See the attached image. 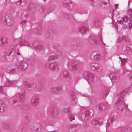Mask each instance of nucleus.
I'll use <instances>...</instances> for the list:
<instances>
[{
	"instance_id": "nucleus-12",
	"label": "nucleus",
	"mask_w": 132,
	"mask_h": 132,
	"mask_svg": "<svg viewBox=\"0 0 132 132\" xmlns=\"http://www.w3.org/2000/svg\"><path fill=\"white\" fill-rule=\"evenodd\" d=\"M70 100L72 104H75L77 102V99L76 97L75 94H73L70 97Z\"/></svg>"
},
{
	"instance_id": "nucleus-1",
	"label": "nucleus",
	"mask_w": 132,
	"mask_h": 132,
	"mask_svg": "<svg viewBox=\"0 0 132 132\" xmlns=\"http://www.w3.org/2000/svg\"><path fill=\"white\" fill-rule=\"evenodd\" d=\"M25 95L24 92L16 93L12 98L10 100V104L12 105L14 103H18L19 105L21 104L24 101Z\"/></svg>"
},
{
	"instance_id": "nucleus-18",
	"label": "nucleus",
	"mask_w": 132,
	"mask_h": 132,
	"mask_svg": "<svg viewBox=\"0 0 132 132\" xmlns=\"http://www.w3.org/2000/svg\"><path fill=\"white\" fill-rule=\"evenodd\" d=\"M127 14L129 16L131 20L132 17V9H128V11Z\"/></svg>"
},
{
	"instance_id": "nucleus-28",
	"label": "nucleus",
	"mask_w": 132,
	"mask_h": 132,
	"mask_svg": "<svg viewBox=\"0 0 132 132\" xmlns=\"http://www.w3.org/2000/svg\"><path fill=\"white\" fill-rule=\"evenodd\" d=\"M128 19L126 16H125L123 18V21L124 22H126L127 21Z\"/></svg>"
},
{
	"instance_id": "nucleus-27",
	"label": "nucleus",
	"mask_w": 132,
	"mask_h": 132,
	"mask_svg": "<svg viewBox=\"0 0 132 132\" xmlns=\"http://www.w3.org/2000/svg\"><path fill=\"white\" fill-rule=\"evenodd\" d=\"M57 88H52V91L53 92H54V93H56L58 92L57 90Z\"/></svg>"
},
{
	"instance_id": "nucleus-44",
	"label": "nucleus",
	"mask_w": 132,
	"mask_h": 132,
	"mask_svg": "<svg viewBox=\"0 0 132 132\" xmlns=\"http://www.w3.org/2000/svg\"><path fill=\"white\" fill-rule=\"evenodd\" d=\"M10 72H12V71H10Z\"/></svg>"
},
{
	"instance_id": "nucleus-37",
	"label": "nucleus",
	"mask_w": 132,
	"mask_h": 132,
	"mask_svg": "<svg viewBox=\"0 0 132 132\" xmlns=\"http://www.w3.org/2000/svg\"><path fill=\"white\" fill-rule=\"evenodd\" d=\"M122 39L123 40V41H125L126 40V38L124 37H123L122 38Z\"/></svg>"
},
{
	"instance_id": "nucleus-34",
	"label": "nucleus",
	"mask_w": 132,
	"mask_h": 132,
	"mask_svg": "<svg viewBox=\"0 0 132 132\" xmlns=\"http://www.w3.org/2000/svg\"><path fill=\"white\" fill-rule=\"evenodd\" d=\"M117 23L122 24H123V21L122 20H119L117 21Z\"/></svg>"
},
{
	"instance_id": "nucleus-26",
	"label": "nucleus",
	"mask_w": 132,
	"mask_h": 132,
	"mask_svg": "<svg viewBox=\"0 0 132 132\" xmlns=\"http://www.w3.org/2000/svg\"><path fill=\"white\" fill-rule=\"evenodd\" d=\"M23 44L27 46H29L30 45L29 43L28 42L25 41L23 42Z\"/></svg>"
},
{
	"instance_id": "nucleus-29",
	"label": "nucleus",
	"mask_w": 132,
	"mask_h": 132,
	"mask_svg": "<svg viewBox=\"0 0 132 132\" xmlns=\"http://www.w3.org/2000/svg\"><path fill=\"white\" fill-rule=\"evenodd\" d=\"M3 88L1 86H0V93L3 94Z\"/></svg>"
},
{
	"instance_id": "nucleus-43",
	"label": "nucleus",
	"mask_w": 132,
	"mask_h": 132,
	"mask_svg": "<svg viewBox=\"0 0 132 132\" xmlns=\"http://www.w3.org/2000/svg\"><path fill=\"white\" fill-rule=\"evenodd\" d=\"M0 41L1 42V40H0Z\"/></svg>"
},
{
	"instance_id": "nucleus-16",
	"label": "nucleus",
	"mask_w": 132,
	"mask_h": 132,
	"mask_svg": "<svg viewBox=\"0 0 132 132\" xmlns=\"http://www.w3.org/2000/svg\"><path fill=\"white\" fill-rule=\"evenodd\" d=\"M17 81H9L6 82L5 85L6 86H9L11 85H14L16 84L17 83Z\"/></svg>"
},
{
	"instance_id": "nucleus-20",
	"label": "nucleus",
	"mask_w": 132,
	"mask_h": 132,
	"mask_svg": "<svg viewBox=\"0 0 132 132\" xmlns=\"http://www.w3.org/2000/svg\"><path fill=\"white\" fill-rule=\"evenodd\" d=\"M68 118L70 121H72L73 120H74V116L71 114L69 115Z\"/></svg>"
},
{
	"instance_id": "nucleus-13",
	"label": "nucleus",
	"mask_w": 132,
	"mask_h": 132,
	"mask_svg": "<svg viewBox=\"0 0 132 132\" xmlns=\"http://www.w3.org/2000/svg\"><path fill=\"white\" fill-rule=\"evenodd\" d=\"M96 108L100 110H104L105 109L106 106L104 104L101 103L97 105Z\"/></svg>"
},
{
	"instance_id": "nucleus-21",
	"label": "nucleus",
	"mask_w": 132,
	"mask_h": 132,
	"mask_svg": "<svg viewBox=\"0 0 132 132\" xmlns=\"http://www.w3.org/2000/svg\"><path fill=\"white\" fill-rule=\"evenodd\" d=\"M56 58L54 56H51L49 57L48 60L49 61H51L52 60H54Z\"/></svg>"
},
{
	"instance_id": "nucleus-6",
	"label": "nucleus",
	"mask_w": 132,
	"mask_h": 132,
	"mask_svg": "<svg viewBox=\"0 0 132 132\" xmlns=\"http://www.w3.org/2000/svg\"><path fill=\"white\" fill-rule=\"evenodd\" d=\"M39 98L36 96L33 97L32 98L31 103L32 105L35 106L39 104Z\"/></svg>"
},
{
	"instance_id": "nucleus-19",
	"label": "nucleus",
	"mask_w": 132,
	"mask_h": 132,
	"mask_svg": "<svg viewBox=\"0 0 132 132\" xmlns=\"http://www.w3.org/2000/svg\"><path fill=\"white\" fill-rule=\"evenodd\" d=\"M101 56L99 54H97L94 57V58L96 60H99L101 59Z\"/></svg>"
},
{
	"instance_id": "nucleus-25",
	"label": "nucleus",
	"mask_w": 132,
	"mask_h": 132,
	"mask_svg": "<svg viewBox=\"0 0 132 132\" xmlns=\"http://www.w3.org/2000/svg\"><path fill=\"white\" fill-rule=\"evenodd\" d=\"M69 108H65L63 110V111L65 112H68L69 111Z\"/></svg>"
},
{
	"instance_id": "nucleus-8",
	"label": "nucleus",
	"mask_w": 132,
	"mask_h": 132,
	"mask_svg": "<svg viewBox=\"0 0 132 132\" xmlns=\"http://www.w3.org/2000/svg\"><path fill=\"white\" fill-rule=\"evenodd\" d=\"M88 30V27L87 25H82L79 28V31L82 34L85 33Z\"/></svg>"
},
{
	"instance_id": "nucleus-30",
	"label": "nucleus",
	"mask_w": 132,
	"mask_h": 132,
	"mask_svg": "<svg viewBox=\"0 0 132 132\" xmlns=\"http://www.w3.org/2000/svg\"><path fill=\"white\" fill-rule=\"evenodd\" d=\"M6 21L7 23L10 22L11 23V24H10V25L12 24L13 23V22L12 21H11V22H10V21H9V19H7V20H6Z\"/></svg>"
},
{
	"instance_id": "nucleus-24",
	"label": "nucleus",
	"mask_w": 132,
	"mask_h": 132,
	"mask_svg": "<svg viewBox=\"0 0 132 132\" xmlns=\"http://www.w3.org/2000/svg\"><path fill=\"white\" fill-rule=\"evenodd\" d=\"M115 120L116 118L114 116H113L111 117V123H113Z\"/></svg>"
},
{
	"instance_id": "nucleus-35",
	"label": "nucleus",
	"mask_w": 132,
	"mask_h": 132,
	"mask_svg": "<svg viewBox=\"0 0 132 132\" xmlns=\"http://www.w3.org/2000/svg\"><path fill=\"white\" fill-rule=\"evenodd\" d=\"M121 39L120 38H119L117 40V42H118V43H120L121 42Z\"/></svg>"
},
{
	"instance_id": "nucleus-17",
	"label": "nucleus",
	"mask_w": 132,
	"mask_h": 132,
	"mask_svg": "<svg viewBox=\"0 0 132 132\" xmlns=\"http://www.w3.org/2000/svg\"><path fill=\"white\" fill-rule=\"evenodd\" d=\"M58 115L57 111L54 112L52 114V118L53 119H56Z\"/></svg>"
},
{
	"instance_id": "nucleus-9",
	"label": "nucleus",
	"mask_w": 132,
	"mask_h": 132,
	"mask_svg": "<svg viewBox=\"0 0 132 132\" xmlns=\"http://www.w3.org/2000/svg\"><path fill=\"white\" fill-rule=\"evenodd\" d=\"M61 77H63L65 80L66 81H68L70 79L69 73L68 72L64 71L63 73L62 72L60 73Z\"/></svg>"
},
{
	"instance_id": "nucleus-39",
	"label": "nucleus",
	"mask_w": 132,
	"mask_h": 132,
	"mask_svg": "<svg viewBox=\"0 0 132 132\" xmlns=\"http://www.w3.org/2000/svg\"><path fill=\"white\" fill-rule=\"evenodd\" d=\"M5 56H9V55L7 53H5Z\"/></svg>"
},
{
	"instance_id": "nucleus-36",
	"label": "nucleus",
	"mask_w": 132,
	"mask_h": 132,
	"mask_svg": "<svg viewBox=\"0 0 132 132\" xmlns=\"http://www.w3.org/2000/svg\"><path fill=\"white\" fill-rule=\"evenodd\" d=\"M27 22V21L26 20H25L23 21L22 22H21V23H22V24H23L24 23Z\"/></svg>"
},
{
	"instance_id": "nucleus-14",
	"label": "nucleus",
	"mask_w": 132,
	"mask_h": 132,
	"mask_svg": "<svg viewBox=\"0 0 132 132\" xmlns=\"http://www.w3.org/2000/svg\"><path fill=\"white\" fill-rule=\"evenodd\" d=\"M6 109L5 104L3 103H0V111L3 112Z\"/></svg>"
},
{
	"instance_id": "nucleus-40",
	"label": "nucleus",
	"mask_w": 132,
	"mask_h": 132,
	"mask_svg": "<svg viewBox=\"0 0 132 132\" xmlns=\"http://www.w3.org/2000/svg\"><path fill=\"white\" fill-rule=\"evenodd\" d=\"M109 123H108V124L107 125H106V127L107 128V127H108L109 126V124H108Z\"/></svg>"
},
{
	"instance_id": "nucleus-15",
	"label": "nucleus",
	"mask_w": 132,
	"mask_h": 132,
	"mask_svg": "<svg viewBox=\"0 0 132 132\" xmlns=\"http://www.w3.org/2000/svg\"><path fill=\"white\" fill-rule=\"evenodd\" d=\"M122 95L121 94H119L118 95V96L119 98L118 100L117 103H116V105H117L119 103H123L124 102L123 101V98L122 96Z\"/></svg>"
},
{
	"instance_id": "nucleus-41",
	"label": "nucleus",
	"mask_w": 132,
	"mask_h": 132,
	"mask_svg": "<svg viewBox=\"0 0 132 132\" xmlns=\"http://www.w3.org/2000/svg\"><path fill=\"white\" fill-rule=\"evenodd\" d=\"M17 54L18 55H20V53L19 52L18 53H17Z\"/></svg>"
},
{
	"instance_id": "nucleus-11",
	"label": "nucleus",
	"mask_w": 132,
	"mask_h": 132,
	"mask_svg": "<svg viewBox=\"0 0 132 132\" xmlns=\"http://www.w3.org/2000/svg\"><path fill=\"white\" fill-rule=\"evenodd\" d=\"M20 68L22 70H24L26 69V67L27 66V64L24 61L20 62L19 63Z\"/></svg>"
},
{
	"instance_id": "nucleus-42",
	"label": "nucleus",
	"mask_w": 132,
	"mask_h": 132,
	"mask_svg": "<svg viewBox=\"0 0 132 132\" xmlns=\"http://www.w3.org/2000/svg\"><path fill=\"white\" fill-rule=\"evenodd\" d=\"M34 47H35V48H37V46H34Z\"/></svg>"
},
{
	"instance_id": "nucleus-4",
	"label": "nucleus",
	"mask_w": 132,
	"mask_h": 132,
	"mask_svg": "<svg viewBox=\"0 0 132 132\" xmlns=\"http://www.w3.org/2000/svg\"><path fill=\"white\" fill-rule=\"evenodd\" d=\"M88 42L92 45L95 46L96 45L98 44V43H102L103 41L102 40V38L101 37L100 38L99 42H98L95 38V37L94 36H91L90 37L88 40Z\"/></svg>"
},
{
	"instance_id": "nucleus-38",
	"label": "nucleus",
	"mask_w": 132,
	"mask_h": 132,
	"mask_svg": "<svg viewBox=\"0 0 132 132\" xmlns=\"http://www.w3.org/2000/svg\"><path fill=\"white\" fill-rule=\"evenodd\" d=\"M115 6V8H117V7L118 6V4H116L114 5Z\"/></svg>"
},
{
	"instance_id": "nucleus-5",
	"label": "nucleus",
	"mask_w": 132,
	"mask_h": 132,
	"mask_svg": "<svg viewBox=\"0 0 132 132\" xmlns=\"http://www.w3.org/2000/svg\"><path fill=\"white\" fill-rule=\"evenodd\" d=\"M24 85L26 87L28 90H30L32 89H36V85L34 83L29 84L27 81L24 82Z\"/></svg>"
},
{
	"instance_id": "nucleus-7",
	"label": "nucleus",
	"mask_w": 132,
	"mask_h": 132,
	"mask_svg": "<svg viewBox=\"0 0 132 132\" xmlns=\"http://www.w3.org/2000/svg\"><path fill=\"white\" fill-rule=\"evenodd\" d=\"M59 64L58 62H55L50 64V68L52 70H57L59 68Z\"/></svg>"
},
{
	"instance_id": "nucleus-33",
	"label": "nucleus",
	"mask_w": 132,
	"mask_h": 132,
	"mask_svg": "<svg viewBox=\"0 0 132 132\" xmlns=\"http://www.w3.org/2000/svg\"><path fill=\"white\" fill-rule=\"evenodd\" d=\"M8 127V126L7 124H5L4 125V128L5 129L7 128Z\"/></svg>"
},
{
	"instance_id": "nucleus-22",
	"label": "nucleus",
	"mask_w": 132,
	"mask_h": 132,
	"mask_svg": "<svg viewBox=\"0 0 132 132\" xmlns=\"http://www.w3.org/2000/svg\"><path fill=\"white\" fill-rule=\"evenodd\" d=\"M92 123L93 125H96L98 124V122L97 120H94L92 122Z\"/></svg>"
},
{
	"instance_id": "nucleus-32",
	"label": "nucleus",
	"mask_w": 132,
	"mask_h": 132,
	"mask_svg": "<svg viewBox=\"0 0 132 132\" xmlns=\"http://www.w3.org/2000/svg\"><path fill=\"white\" fill-rule=\"evenodd\" d=\"M129 28V29H131L132 27V24L131 23H128Z\"/></svg>"
},
{
	"instance_id": "nucleus-10",
	"label": "nucleus",
	"mask_w": 132,
	"mask_h": 132,
	"mask_svg": "<svg viewBox=\"0 0 132 132\" xmlns=\"http://www.w3.org/2000/svg\"><path fill=\"white\" fill-rule=\"evenodd\" d=\"M109 77L112 82V80H117L119 77V74L117 73L111 74L109 75Z\"/></svg>"
},
{
	"instance_id": "nucleus-23",
	"label": "nucleus",
	"mask_w": 132,
	"mask_h": 132,
	"mask_svg": "<svg viewBox=\"0 0 132 132\" xmlns=\"http://www.w3.org/2000/svg\"><path fill=\"white\" fill-rule=\"evenodd\" d=\"M89 77L88 78L89 79H93L94 77V75L92 73H90L89 74Z\"/></svg>"
},
{
	"instance_id": "nucleus-2",
	"label": "nucleus",
	"mask_w": 132,
	"mask_h": 132,
	"mask_svg": "<svg viewBox=\"0 0 132 132\" xmlns=\"http://www.w3.org/2000/svg\"><path fill=\"white\" fill-rule=\"evenodd\" d=\"M94 113V111L93 109L87 110L82 114L81 118L83 120H87L90 116L93 115Z\"/></svg>"
},
{
	"instance_id": "nucleus-31",
	"label": "nucleus",
	"mask_w": 132,
	"mask_h": 132,
	"mask_svg": "<svg viewBox=\"0 0 132 132\" xmlns=\"http://www.w3.org/2000/svg\"><path fill=\"white\" fill-rule=\"evenodd\" d=\"M94 25L95 26H96L97 24V21H96L94 20L93 21Z\"/></svg>"
},
{
	"instance_id": "nucleus-3",
	"label": "nucleus",
	"mask_w": 132,
	"mask_h": 132,
	"mask_svg": "<svg viewBox=\"0 0 132 132\" xmlns=\"http://www.w3.org/2000/svg\"><path fill=\"white\" fill-rule=\"evenodd\" d=\"M68 63L69 68L74 70H78L80 67L79 63L76 61L70 60Z\"/></svg>"
}]
</instances>
